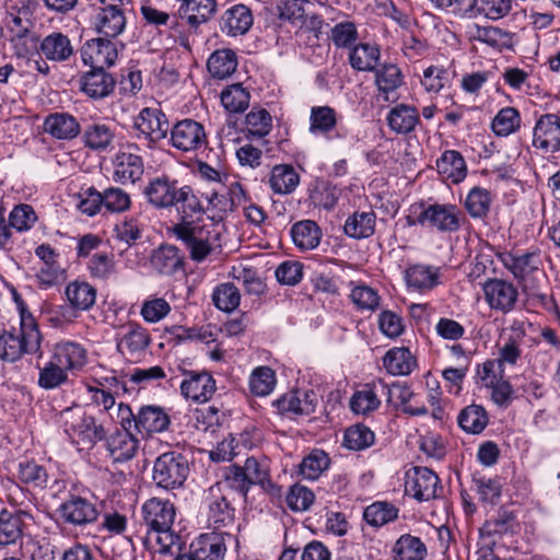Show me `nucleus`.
Instances as JSON below:
<instances>
[{
    "instance_id": "obj_1",
    "label": "nucleus",
    "mask_w": 560,
    "mask_h": 560,
    "mask_svg": "<svg viewBox=\"0 0 560 560\" xmlns=\"http://www.w3.org/2000/svg\"><path fill=\"white\" fill-rule=\"evenodd\" d=\"M141 514L143 525L147 527L143 542L148 548L163 555L178 550L179 536L172 528L176 515L172 502L151 498L143 503Z\"/></svg>"
},
{
    "instance_id": "obj_2",
    "label": "nucleus",
    "mask_w": 560,
    "mask_h": 560,
    "mask_svg": "<svg viewBox=\"0 0 560 560\" xmlns=\"http://www.w3.org/2000/svg\"><path fill=\"white\" fill-rule=\"evenodd\" d=\"M43 336L32 315L21 314L20 334L4 331L0 335V359L9 362L18 361L24 353L43 357L40 348Z\"/></svg>"
},
{
    "instance_id": "obj_3",
    "label": "nucleus",
    "mask_w": 560,
    "mask_h": 560,
    "mask_svg": "<svg viewBox=\"0 0 560 560\" xmlns=\"http://www.w3.org/2000/svg\"><path fill=\"white\" fill-rule=\"evenodd\" d=\"M177 240L188 249L194 261H203L215 248L220 247L221 226L218 223L195 224L177 223L173 228Z\"/></svg>"
},
{
    "instance_id": "obj_4",
    "label": "nucleus",
    "mask_w": 560,
    "mask_h": 560,
    "mask_svg": "<svg viewBox=\"0 0 560 560\" xmlns=\"http://www.w3.org/2000/svg\"><path fill=\"white\" fill-rule=\"evenodd\" d=\"M58 421L71 442L78 445L92 447L106 436L103 424L80 407L66 408L59 413Z\"/></svg>"
},
{
    "instance_id": "obj_5",
    "label": "nucleus",
    "mask_w": 560,
    "mask_h": 560,
    "mask_svg": "<svg viewBox=\"0 0 560 560\" xmlns=\"http://www.w3.org/2000/svg\"><path fill=\"white\" fill-rule=\"evenodd\" d=\"M188 474L186 457L177 452H166L155 459L152 478L156 487L171 491L182 488Z\"/></svg>"
},
{
    "instance_id": "obj_6",
    "label": "nucleus",
    "mask_w": 560,
    "mask_h": 560,
    "mask_svg": "<svg viewBox=\"0 0 560 560\" xmlns=\"http://www.w3.org/2000/svg\"><path fill=\"white\" fill-rule=\"evenodd\" d=\"M308 132L314 137H320L329 143L342 141L348 136V130L338 125V114L335 108L323 105L313 106L310 110Z\"/></svg>"
},
{
    "instance_id": "obj_7",
    "label": "nucleus",
    "mask_w": 560,
    "mask_h": 560,
    "mask_svg": "<svg viewBox=\"0 0 560 560\" xmlns=\"http://www.w3.org/2000/svg\"><path fill=\"white\" fill-rule=\"evenodd\" d=\"M185 544L178 538V550L168 551L166 555L175 557L174 560H223L226 547L221 536L206 534L199 536L189 546V552L185 553Z\"/></svg>"
},
{
    "instance_id": "obj_8",
    "label": "nucleus",
    "mask_w": 560,
    "mask_h": 560,
    "mask_svg": "<svg viewBox=\"0 0 560 560\" xmlns=\"http://www.w3.org/2000/svg\"><path fill=\"white\" fill-rule=\"evenodd\" d=\"M208 522L214 529L230 527L235 521V509L228 500L221 482H215L203 493Z\"/></svg>"
},
{
    "instance_id": "obj_9",
    "label": "nucleus",
    "mask_w": 560,
    "mask_h": 560,
    "mask_svg": "<svg viewBox=\"0 0 560 560\" xmlns=\"http://www.w3.org/2000/svg\"><path fill=\"white\" fill-rule=\"evenodd\" d=\"M463 214L455 205L433 203L425 207L418 215V223L441 233H454L462 226Z\"/></svg>"
},
{
    "instance_id": "obj_10",
    "label": "nucleus",
    "mask_w": 560,
    "mask_h": 560,
    "mask_svg": "<svg viewBox=\"0 0 560 560\" xmlns=\"http://www.w3.org/2000/svg\"><path fill=\"white\" fill-rule=\"evenodd\" d=\"M133 128L138 132L137 137L145 140L148 147L152 148L167 137L170 124L161 109L145 107L135 118Z\"/></svg>"
},
{
    "instance_id": "obj_11",
    "label": "nucleus",
    "mask_w": 560,
    "mask_h": 560,
    "mask_svg": "<svg viewBox=\"0 0 560 560\" xmlns=\"http://www.w3.org/2000/svg\"><path fill=\"white\" fill-rule=\"evenodd\" d=\"M170 143L182 152H194L207 145L203 126L190 118L182 119L170 127Z\"/></svg>"
},
{
    "instance_id": "obj_12",
    "label": "nucleus",
    "mask_w": 560,
    "mask_h": 560,
    "mask_svg": "<svg viewBox=\"0 0 560 560\" xmlns=\"http://www.w3.org/2000/svg\"><path fill=\"white\" fill-rule=\"evenodd\" d=\"M532 145L544 154L560 151V115H540L533 128Z\"/></svg>"
},
{
    "instance_id": "obj_13",
    "label": "nucleus",
    "mask_w": 560,
    "mask_h": 560,
    "mask_svg": "<svg viewBox=\"0 0 560 560\" xmlns=\"http://www.w3.org/2000/svg\"><path fill=\"white\" fill-rule=\"evenodd\" d=\"M182 187L183 184L179 180L161 175L149 180L143 194L147 201L155 209H171L178 201L177 197Z\"/></svg>"
},
{
    "instance_id": "obj_14",
    "label": "nucleus",
    "mask_w": 560,
    "mask_h": 560,
    "mask_svg": "<svg viewBox=\"0 0 560 560\" xmlns=\"http://www.w3.org/2000/svg\"><path fill=\"white\" fill-rule=\"evenodd\" d=\"M406 492L418 501L436 498L440 487L438 475L427 467H415L406 474Z\"/></svg>"
},
{
    "instance_id": "obj_15",
    "label": "nucleus",
    "mask_w": 560,
    "mask_h": 560,
    "mask_svg": "<svg viewBox=\"0 0 560 560\" xmlns=\"http://www.w3.org/2000/svg\"><path fill=\"white\" fill-rule=\"evenodd\" d=\"M58 514L66 524L84 526L94 523L100 513L92 501L80 495H71L60 504Z\"/></svg>"
},
{
    "instance_id": "obj_16",
    "label": "nucleus",
    "mask_w": 560,
    "mask_h": 560,
    "mask_svg": "<svg viewBox=\"0 0 560 560\" xmlns=\"http://www.w3.org/2000/svg\"><path fill=\"white\" fill-rule=\"evenodd\" d=\"M482 290L492 310L509 313L515 307L518 291L513 283L503 279H488L482 284Z\"/></svg>"
},
{
    "instance_id": "obj_17",
    "label": "nucleus",
    "mask_w": 560,
    "mask_h": 560,
    "mask_svg": "<svg viewBox=\"0 0 560 560\" xmlns=\"http://www.w3.org/2000/svg\"><path fill=\"white\" fill-rule=\"evenodd\" d=\"M108 37L93 38L81 48V59L92 69H105L115 63L118 52L116 45Z\"/></svg>"
},
{
    "instance_id": "obj_18",
    "label": "nucleus",
    "mask_w": 560,
    "mask_h": 560,
    "mask_svg": "<svg viewBox=\"0 0 560 560\" xmlns=\"http://www.w3.org/2000/svg\"><path fill=\"white\" fill-rule=\"evenodd\" d=\"M317 402V395L313 390H291L276 399L272 406L282 416H310L315 412Z\"/></svg>"
},
{
    "instance_id": "obj_19",
    "label": "nucleus",
    "mask_w": 560,
    "mask_h": 560,
    "mask_svg": "<svg viewBox=\"0 0 560 560\" xmlns=\"http://www.w3.org/2000/svg\"><path fill=\"white\" fill-rule=\"evenodd\" d=\"M127 7L104 5L98 9L94 18V27L97 33L108 38H116L126 28Z\"/></svg>"
},
{
    "instance_id": "obj_20",
    "label": "nucleus",
    "mask_w": 560,
    "mask_h": 560,
    "mask_svg": "<svg viewBox=\"0 0 560 560\" xmlns=\"http://www.w3.org/2000/svg\"><path fill=\"white\" fill-rule=\"evenodd\" d=\"M113 164V179L121 185L135 184L141 179L144 172L142 158L129 151H119Z\"/></svg>"
},
{
    "instance_id": "obj_21",
    "label": "nucleus",
    "mask_w": 560,
    "mask_h": 560,
    "mask_svg": "<svg viewBox=\"0 0 560 560\" xmlns=\"http://www.w3.org/2000/svg\"><path fill=\"white\" fill-rule=\"evenodd\" d=\"M180 384L182 394L196 402L208 401L215 392V381L208 372H188Z\"/></svg>"
},
{
    "instance_id": "obj_22",
    "label": "nucleus",
    "mask_w": 560,
    "mask_h": 560,
    "mask_svg": "<svg viewBox=\"0 0 560 560\" xmlns=\"http://www.w3.org/2000/svg\"><path fill=\"white\" fill-rule=\"evenodd\" d=\"M4 23L16 37L25 36L32 27V10L27 0H8Z\"/></svg>"
},
{
    "instance_id": "obj_23",
    "label": "nucleus",
    "mask_w": 560,
    "mask_h": 560,
    "mask_svg": "<svg viewBox=\"0 0 560 560\" xmlns=\"http://www.w3.org/2000/svg\"><path fill=\"white\" fill-rule=\"evenodd\" d=\"M228 197L225 194L213 188L209 192H202L201 197L206 200V211L218 213H226L234 210L245 200V190L240 183H233L229 188Z\"/></svg>"
},
{
    "instance_id": "obj_24",
    "label": "nucleus",
    "mask_w": 560,
    "mask_h": 560,
    "mask_svg": "<svg viewBox=\"0 0 560 560\" xmlns=\"http://www.w3.org/2000/svg\"><path fill=\"white\" fill-rule=\"evenodd\" d=\"M499 258L514 278L520 280L538 270L541 265L539 250L523 254L506 252L501 254Z\"/></svg>"
},
{
    "instance_id": "obj_25",
    "label": "nucleus",
    "mask_w": 560,
    "mask_h": 560,
    "mask_svg": "<svg viewBox=\"0 0 560 560\" xmlns=\"http://www.w3.org/2000/svg\"><path fill=\"white\" fill-rule=\"evenodd\" d=\"M115 79L104 69H91L80 78V89L89 97L100 100L113 93Z\"/></svg>"
},
{
    "instance_id": "obj_26",
    "label": "nucleus",
    "mask_w": 560,
    "mask_h": 560,
    "mask_svg": "<svg viewBox=\"0 0 560 560\" xmlns=\"http://www.w3.org/2000/svg\"><path fill=\"white\" fill-rule=\"evenodd\" d=\"M112 459L124 463L133 458L139 450V440L130 431L117 430L106 441Z\"/></svg>"
},
{
    "instance_id": "obj_27",
    "label": "nucleus",
    "mask_w": 560,
    "mask_h": 560,
    "mask_svg": "<svg viewBox=\"0 0 560 560\" xmlns=\"http://www.w3.org/2000/svg\"><path fill=\"white\" fill-rule=\"evenodd\" d=\"M44 130L59 140L74 139L81 130L75 117L68 113L49 114L44 121Z\"/></svg>"
},
{
    "instance_id": "obj_28",
    "label": "nucleus",
    "mask_w": 560,
    "mask_h": 560,
    "mask_svg": "<svg viewBox=\"0 0 560 560\" xmlns=\"http://www.w3.org/2000/svg\"><path fill=\"white\" fill-rule=\"evenodd\" d=\"M253 25V14L244 4L229 8L221 16V30L230 36L243 35Z\"/></svg>"
},
{
    "instance_id": "obj_29",
    "label": "nucleus",
    "mask_w": 560,
    "mask_h": 560,
    "mask_svg": "<svg viewBox=\"0 0 560 560\" xmlns=\"http://www.w3.org/2000/svg\"><path fill=\"white\" fill-rule=\"evenodd\" d=\"M170 425V417L162 407L143 406L139 409L136 430L143 434L163 432Z\"/></svg>"
},
{
    "instance_id": "obj_30",
    "label": "nucleus",
    "mask_w": 560,
    "mask_h": 560,
    "mask_svg": "<svg viewBox=\"0 0 560 560\" xmlns=\"http://www.w3.org/2000/svg\"><path fill=\"white\" fill-rule=\"evenodd\" d=\"M438 173L452 184L463 182L467 175V165L463 155L456 150H446L436 160Z\"/></svg>"
},
{
    "instance_id": "obj_31",
    "label": "nucleus",
    "mask_w": 560,
    "mask_h": 560,
    "mask_svg": "<svg viewBox=\"0 0 560 560\" xmlns=\"http://www.w3.org/2000/svg\"><path fill=\"white\" fill-rule=\"evenodd\" d=\"M201 198V195L198 196L191 186L183 185L177 197L178 201L174 206L180 215V223L194 222L195 219L207 213L206 205H203Z\"/></svg>"
},
{
    "instance_id": "obj_32",
    "label": "nucleus",
    "mask_w": 560,
    "mask_h": 560,
    "mask_svg": "<svg viewBox=\"0 0 560 560\" xmlns=\"http://www.w3.org/2000/svg\"><path fill=\"white\" fill-rule=\"evenodd\" d=\"M52 359L67 371H73L85 364L86 351L79 342L62 340L56 343Z\"/></svg>"
},
{
    "instance_id": "obj_33",
    "label": "nucleus",
    "mask_w": 560,
    "mask_h": 560,
    "mask_svg": "<svg viewBox=\"0 0 560 560\" xmlns=\"http://www.w3.org/2000/svg\"><path fill=\"white\" fill-rule=\"evenodd\" d=\"M511 334L504 339L502 346L499 347L497 360L504 366L516 365L522 357L521 345L526 335L523 323L514 322L510 327Z\"/></svg>"
},
{
    "instance_id": "obj_34",
    "label": "nucleus",
    "mask_w": 560,
    "mask_h": 560,
    "mask_svg": "<svg viewBox=\"0 0 560 560\" xmlns=\"http://www.w3.org/2000/svg\"><path fill=\"white\" fill-rule=\"evenodd\" d=\"M386 121L392 131L406 135L415 130L420 116L415 106L399 104L388 112Z\"/></svg>"
},
{
    "instance_id": "obj_35",
    "label": "nucleus",
    "mask_w": 560,
    "mask_h": 560,
    "mask_svg": "<svg viewBox=\"0 0 560 560\" xmlns=\"http://www.w3.org/2000/svg\"><path fill=\"white\" fill-rule=\"evenodd\" d=\"M290 234L294 245L301 250L316 248L322 240V230L313 220H302L294 223Z\"/></svg>"
},
{
    "instance_id": "obj_36",
    "label": "nucleus",
    "mask_w": 560,
    "mask_h": 560,
    "mask_svg": "<svg viewBox=\"0 0 560 560\" xmlns=\"http://www.w3.org/2000/svg\"><path fill=\"white\" fill-rule=\"evenodd\" d=\"M268 183L275 194L288 195L300 184V175L292 165L278 164L272 167Z\"/></svg>"
},
{
    "instance_id": "obj_37",
    "label": "nucleus",
    "mask_w": 560,
    "mask_h": 560,
    "mask_svg": "<svg viewBox=\"0 0 560 560\" xmlns=\"http://www.w3.org/2000/svg\"><path fill=\"white\" fill-rule=\"evenodd\" d=\"M376 214L374 211H355L345 222L343 232L354 240L372 236L375 232Z\"/></svg>"
},
{
    "instance_id": "obj_38",
    "label": "nucleus",
    "mask_w": 560,
    "mask_h": 560,
    "mask_svg": "<svg viewBox=\"0 0 560 560\" xmlns=\"http://www.w3.org/2000/svg\"><path fill=\"white\" fill-rule=\"evenodd\" d=\"M27 514L22 511H0V545L15 544L23 534V517Z\"/></svg>"
},
{
    "instance_id": "obj_39",
    "label": "nucleus",
    "mask_w": 560,
    "mask_h": 560,
    "mask_svg": "<svg viewBox=\"0 0 560 560\" xmlns=\"http://www.w3.org/2000/svg\"><path fill=\"white\" fill-rule=\"evenodd\" d=\"M427 555L425 544L410 534L401 535L392 549L393 560H424Z\"/></svg>"
},
{
    "instance_id": "obj_40",
    "label": "nucleus",
    "mask_w": 560,
    "mask_h": 560,
    "mask_svg": "<svg viewBox=\"0 0 560 560\" xmlns=\"http://www.w3.org/2000/svg\"><path fill=\"white\" fill-rule=\"evenodd\" d=\"M40 51L48 60L61 62L73 55V47L67 35L54 32L42 40Z\"/></svg>"
},
{
    "instance_id": "obj_41",
    "label": "nucleus",
    "mask_w": 560,
    "mask_h": 560,
    "mask_svg": "<svg viewBox=\"0 0 560 560\" xmlns=\"http://www.w3.org/2000/svg\"><path fill=\"white\" fill-rule=\"evenodd\" d=\"M184 256L174 245H161L151 256L152 267L160 273L173 275L183 267Z\"/></svg>"
},
{
    "instance_id": "obj_42",
    "label": "nucleus",
    "mask_w": 560,
    "mask_h": 560,
    "mask_svg": "<svg viewBox=\"0 0 560 560\" xmlns=\"http://www.w3.org/2000/svg\"><path fill=\"white\" fill-rule=\"evenodd\" d=\"M65 293L69 304L81 312L91 310L96 301V289L85 281L70 282Z\"/></svg>"
},
{
    "instance_id": "obj_43",
    "label": "nucleus",
    "mask_w": 560,
    "mask_h": 560,
    "mask_svg": "<svg viewBox=\"0 0 560 560\" xmlns=\"http://www.w3.org/2000/svg\"><path fill=\"white\" fill-rule=\"evenodd\" d=\"M237 68V56L229 48L217 49L207 60L209 73L217 79H225L232 75Z\"/></svg>"
},
{
    "instance_id": "obj_44",
    "label": "nucleus",
    "mask_w": 560,
    "mask_h": 560,
    "mask_svg": "<svg viewBox=\"0 0 560 560\" xmlns=\"http://www.w3.org/2000/svg\"><path fill=\"white\" fill-rule=\"evenodd\" d=\"M386 371L393 375H408L417 366L415 355L408 348H393L383 359Z\"/></svg>"
},
{
    "instance_id": "obj_45",
    "label": "nucleus",
    "mask_w": 560,
    "mask_h": 560,
    "mask_svg": "<svg viewBox=\"0 0 560 560\" xmlns=\"http://www.w3.org/2000/svg\"><path fill=\"white\" fill-rule=\"evenodd\" d=\"M381 57L380 48L369 43H360L349 52V62L357 71H374Z\"/></svg>"
},
{
    "instance_id": "obj_46",
    "label": "nucleus",
    "mask_w": 560,
    "mask_h": 560,
    "mask_svg": "<svg viewBox=\"0 0 560 560\" xmlns=\"http://www.w3.org/2000/svg\"><path fill=\"white\" fill-rule=\"evenodd\" d=\"M439 268L428 265H413L406 270L408 287L418 291H428L439 283Z\"/></svg>"
},
{
    "instance_id": "obj_47",
    "label": "nucleus",
    "mask_w": 560,
    "mask_h": 560,
    "mask_svg": "<svg viewBox=\"0 0 560 560\" xmlns=\"http://www.w3.org/2000/svg\"><path fill=\"white\" fill-rule=\"evenodd\" d=\"M457 422L465 432L479 434L488 425L489 417L481 405L471 404L460 410Z\"/></svg>"
},
{
    "instance_id": "obj_48",
    "label": "nucleus",
    "mask_w": 560,
    "mask_h": 560,
    "mask_svg": "<svg viewBox=\"0 0 560 560\" xmlns=\"http://www.w3.org/2000/svg\"><path fill=\"white\" fill-rule=\"evenodd\" d=\"M399 509L388 501H375L363 512L364 521L373 527H382L398 518Z\"/></svg>"
},
{
    "instance_id": "obj_49",
    "label": "nucleus",
    "mask_w": 560,
    "mask_h": 560,
    "mask_svg": "<svg viewBox=\"0 0 560 560\" xmlns=\"http://www.w3.org/2000/svg\"><path fill=\"white\" fill-rule=\"evenodd\" d=\"M150 341V335L145 328L131 325L117 343V348L122 353L133 355L143 352L149 347Z\"/></svg>"
},
{
    "instance_id": "obj_50",
    "label": "nucleus",
    "mask_w": 560,
    "mask_h": 560,
    "mask_svg": "<svg viewBox=\"0 0 560 560\" xmlns=\"http://www.w3.org/2000/svg\"><path fill=\"white\" fill-rule=\"evenodd\" d=\"M381 405L376 384H365L354 392L350 399V408L357 415H368Z\"/></svg>"
},
{
    "instance_id": "obj_51",
    "label": "nucleus",
    "mask_w": 560,
    "mask_h": 560,
    "mask_svg": "<svg viewBox=\"0 0 560 560\" xmlns=\"http://www.w3.org/2000/svg\"><path fill=\"white\" fill-rule=\"evenodd\" d=\"M16 478L33 488L44 489L48 483V472L46 468L35 460H22L18 464Z\"/></svg>"
},
{
    "instance_id": "obj_52",
    "label": "nucleus",
    "mask_w": 560,
    "mask_h": 560,
    "mask_svg": "<svg viewBox=\"0 0 560 560\" xmlns=\"http://www.w3.org/2000/svg\"><path fill=\"white\" fill-rule=\"evenodd\" d=\"M277 377L269 366H258L249 375V392L257 397L268 396L276 387Z\"/></svg>"
},
{
    "instance_id": "obj_53",
    "label": "nucleus",
    "mask_w": 560,
    "mask_h": 560,
    "mask_svg": "<svg viewBox=\"0 0 560 560\" xmlns=\"http://www.w3.org/2000/svg\"><path fill=\"white\" fill-rule=\"evenodd\" d=\"M249 92L241 83L231 84L221 92V103L230 113L245 112L249 106Z\"/></svg>"
},
{
    "instance_id": "obj_54",
    "label": "nucleus",
    "mask_w": 560,
    "mask_h": 560,
    "mask_svg": "<svg viewBox=\"0 0 560 560\" xmlns=\"http://www.w3.org/2000/svg\"><path fill=\"white\" fill-rule=\"evenodd\" d=\"M374 72L377 89L385 94V101H388V94L402 84L401 71L394 63H384L381 68H375Z\"/></svg>"
},
{
    "instance_id": "obj_55",
    "label": "nucleus",
    "mask_w": 560,
    "mask_h": 560,
    "mask_svg": "<svg viewBox=\"0 0 560 560\" xmlns=\"http://www.w3.org/2000/svg\"><path fill=\"white\" fill-rule=\"evenodd\" d=\"M374 442V432L365 424L357 423L346 429L342 445L348 450L362 451L373 445Z\"/></svg>"
},
{
    "instance_id": "obj_56",
    "label": "nucleus",
    "mask_w": 560,
    "mask_h": 560,
    "mask_svg": "<svg viewBox=\"0 0 560 560\" xmlns=\"http://www.w3.org/2000/svg\"><path fill=\"white\" fill-rule=\"evenodd\" d=\"M38 386L44 389H55L68 382V371L55 360L47 362L43 368L38 366Z\"/></svg>"
},
{
    "instance_id": "obj_57",
    "label": "nucleus",
    "mask_w": 560,
    "mask_h": 560,
    "mask_svg": "<svg viewBox=\"0 0 560 560\" xmlns=\"http://www.w3.org/2000/svg\"><path fill=\"white\" fill-rule=\"evenodd\" d=\"M516 523V514L508 506H501L497 514L486 521L482 530L487 535H504L513 532Z\"/></svg>"
},
{
    "instance_id": "obj_58",
    "label": "nucleus",
    "mask_w": 560,
    "mask_h": 560,
    "mask_svg": "<svg viewBox=\"0 0 560 560\" xmlns=\"http://www.w3.org/2000/svg\"><path fill=\"white\" fill-rule=\"evenodd\" d=\"M521 127V115L514 107H504L494 116L491 128L497 136L506 137Z\"/></svg>"
},
{
    "instance_id": "obj_59",
    "label": "nucleus",
    "mask_w": 560,
    "mask_h": 560,
    "mask_svg": "<svg viewBox=\"0 0 560 560\" xmlns=\"http://www.w3.org/2000/svg\"><path fill=\"white\" fill-rule=\"evenodd\" d=\"M114 137V129L102 122L92 124L84 131L85 144L93 150H106Z\"/></svg>"
},
{
    "instance_id": "obj_60",
    "label": "nucleus",
    "mask_w": 560,
    "mask_h": 560,
    "mask_svg": "<svg viewBox=\"0 0 560 560\" xmlns=\"http://www.w3.org/2000/svg\"><path fill=\"white\" fill-rule=\"evenodd\" d=\"M330 459L322 450H314L300 464V474L308 480H316L329 466Z\"/></svg>"
},
{
    "instance_id": "obj_61",
    "label": "nucleus",
    "mask_w": 560,
    "mask_h": 560,
    "mask_svg": "<svg viewBox=\"0 0 560 560\" xmlns=\"http://www.w3.org/2000/svg\"><path fill=\"white\" fill-rule=\"evenodd\" d=\"M212 301L215 307L230 313L240 305L241 293L234 283H222L214 289Z\"/></svg>"
},
{
    "instance_id": "obj_62",
    "label": "nucleus",
    "mask_w": 560,
    "mask_h": 560,
    "mask_svg": "<svg viewBox=\"0 0 560 560\" xmlns=\"http://www.w3.org/2000/svg\"><path fill=\"white\" fill-rule=\"evenodd\" d=\"M491 197L486 188L474 187L467 195L465 208L475 219L483 218L490 210Z\"/></svg>"
},
{
    "instance_id": "obj_63",
    "label": "nucleus",
    "mask_w": 560,
    "mask_h": 560,
    "mask_svg": "<svg viewBox=\"0 0 560 560\" xmlns=\"http://www.w3.org/2000/svg\"><path fill=\"white\" fill-rule=\"evenodd\" d=\"M7 219L11 229L16 232H26L35 225L37 214L31 205L20 203L14 206Z\"/></svg>"
},
{
    "instance_id": "obj_64",
    "label": "nucleus",
    "mask_w": 560,
    "mask_h": 560,
    "mask_svg": "<svg viewBox=\"0 0 560 560\" xmlns=\"http://www.w3.org/2000/svg\"><path fill=\"white\" fill-rule=\"evenodd\" d=\"M474 489L483 503L495 504L501 497V483L497 478L474 476Z\"/></svg>"
}]
</instances>
